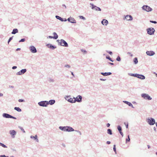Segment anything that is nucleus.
Returning <instances> with one entry per match:
<instances>
[{"label":"nucleus","instance_id":"30","mask_svg":"<svg viewBox=\"0 0 157 157\" xmlns=\"http://www.w3.org/2000/svg\"><path fill=\"white\" fill-rule=\"evenodd\" d=\"M133 62L135 64H136L138 63V59L137 57L133 59Z\"/></svg>","mask_w":157,"mask_h":157},{"label":"nucleus","instance_id":"63","mask_svg":"<svg viewBox=\"0 0 157 157\" xmlns=\"http://www.w3.org/2000/svg\"><path fill=\"white\" fill-rule=\"evenodd\" d=\"M71 74L73 76V77H75V75L73 72H71Z\"/></svg>","mask_w":157,"mask_h":157},{"label":"nucleus","instance_id":"58","mask_svg":"<svg viewBox=\"0 0 157 157\" xmlns=\"http://www.w3.org/2000/svg\"><path fill=\"white\" fill-rule=\"evenodd\" d=\"M9 87L10 88H14V86H12L9 85Z\"/></svg>","mask_w":157,"mask_h":157},{"label":"nucleus","instance_id":"38","mask_svg":"<svg viewBox=\"0 0 157 157\" xmlns=\"http://www.w3.org/2000/svg\"><path fill=\"white\" fill-rule=\"evenodd\" d=\"M0 145H1V146L3 147L7 148V147L3 143H0Z\"/></svg>","mask_w":157,"mask_h":157},{"label":"nucleus","instance_id":"9","mask_svg":"<svg viewBox=\"0 0 157 157\" xmlns=\"http://www.w3.org/2000/svg\"><path fill=\"white\" fill-rule=\"evenodd\" d=\"M141 97L146 100H150L152 99V98L148 94H142L141 95Z\"/></svg>","mask_w":157,"mask_h":157},{"label":"nucleus","instance_id":"45","mask_svg":"<svg viewBox=\"0 0 157 157\" xmlns=\"http://www.w3.org/2000/svg\"><path fill=\"white\" fill-rule=\"evenodd\" d=\"M75 131L78 132L79 134V135H82L81 132L79 130H75Z\"/></svg>","mask_w":157,"mask_h":157},{"label":"nucleus","instance_id":"28","mask_svg":"<svg viewBox=\"0 0 157 157\" xmlns=\"http://www.w3.org/2000/svg\"><path fill=\"white\" fill-rule=\"evenodd\" d=\"M107 133L108 134L112 135V130L110 129H108L107 130Z\"/></svg>","mask_w":157,"mask_h":157},{"label":"nucleus","instance_id":"16","mask_svg":"<svg viewBox=\"0 0 157 157\" xmlns=\"http://www.w3.org/2000/svg\"><path fill=\"white\" fill-rule=\"evenodd\" d=\"M56 17L57 19L60 20L61 21H67V19L63 18L58 16H56Z\"/></svg>","mask_w":157,"mask_h":157},{"label":"nucleus","instance_id":"49","mask_svg":"<svg viewBox=\"0 0 157 157\" xmlns=\"http://www.w3.org/2000/svg\"><path fill=\"white\" fill-rule=\"evenodd\" d=\"M81 51L82 52H84V53H87V51L86 50H84V49H81Z\"/></svg>","mask_w":157,"mask_h":157},{"label":"nucleus","instance_id":"59","mask_svg":"<svg viewBox=\"0 0 157 157\" xmlns=\"http://www.w3.org/2000/svg\"><path fill=\"white\" fill-rule=\"evenodd\" d=\"M108 63L109 64L111 65H114V63H113L109 62Z\"/></svg>","mask_w":157,"mask_h":157},{"label":"nucleus","instance_id":"14","mask_svg":"<svg viewBox=\"0 0 157 157\" xmlns=\"http://www.w3.org/2000/svg\"><path fill=\"white\" fill-rule=\"evenodd\" d=\"M124 16V20L126 19L127 21H132L133 19L132 17L130 15H127L126 16Z\"/></svg>","mask_w":157,"mask_h":157},{"label":"nucleus","instance_id":"26","mask_svg":"<svg viewBox=\"0 0 157 157\" xmlns=\"http://www.w3.org/2000/svg\"><path fill=\"white\" fill-rule=\"evenodd\" d=\"M18 30L17 29H13L11 33L13 34H15L18 33Z\"/></svg>","mask_w":157,"mask_h":157},{"label":"nucleus","instance_id":"50","mask_svg":"<svg viewBox=\"0 0 157 157\" xmlns=\"http://www.w3.org/2000/svg\"><path fill=\"white\" fill-rule=\"evenodd\" d=\"M124 124L126 126V128H128V123L126 124V123H125V122L124 123Z\"/></svg>","mask_w":157,"mask_h":157},{"label":"nucleus","instance_id":"53","mask_svg":"<svg viewBox=\"0 0 157 157\" xmlns=\"http://www.w3.org/2000/svg\"><path fill=\"white\" fill-rule=\"evenodd\" d=\"M120 133V134L123 137V133L121 131L119 132Z\"/></svg>","mask_w":157,"mask_h":157},{"label":"nucleus","instance_id":"64","mask_svg":"<svg viewBox=\"0 0 157 157\" xmlns=\"http://www.w3.org/2000/svg\"><path fill=\"white\" fill-rule=\"evenodd\" d=\"M3 96V94L2 93H0V97H2Z\"/></svg>","mask_w":157,"mask_h":157},{"label":"nucleus","instance_id":"39","mask_svg":"<svg viewBox=\"0 0 157 157\" xmlns=\"http://www.w3.org/2000/svg\"><path fill=\"white\" fill-rule=\"evenodd\" d=\"M13 36H12L10 37L8 41V44H9V42L13 39Z\"/></svg>","mask_w":157,"mask_h":157},{"label":"nucleus","instance_id":"62","mask_svg":"<svg viewBox=\"0 0 157 157\" xmlns=\"http://www.w3.org/2000/svg\"><path fill=\"white\" fill-rule=\"evenodd\" d=\"M21 50V48H17L16 50L17 51H19V50Z\"/></svg>","mask_w":157,"mask_h":157},{"label":"nucleus","instance_id":"21","mask_svg":"<svg viewBox=\"0 0 157 157\" xmlns=\"http://www.w3.org/2000/svg\"><path fill=\"white\" fill-rule=\"evenodd\" d=\"M67 126H60L59 127V128L62 131L67 132Z\"/></svg>","mask_w":157,"mask_h":157},{"label":"nucleus","instance_id":"1","mask_svg":"<svg viewBox=\"0 0 157 157\" xmlns=\"http://www.w3.org/2000/svg\"><path fill=\"white\" fill-rule=\"evenodd\" d=\"M78 97L79 98V99H78L77 98H71V96H66L65 97V98L68 102L71 103H74L77 101L78 102H80L82 101V97L81 96L79 95H78Z\"/></svg>","mask_w":157,"mask_h":157},{"label":"nucleus","instance_id":"46","mask_svg":"<svg viewBox=\"0 0 157 157\" xmlns=\"http://www.w3.org/2000/svg\"><path fill=\"white\" fill-rule=\"evenodd\" d=\"M106 51L107 52L109 53L110 55H112L113 54V53L111 51H108L107 50H106Z\"/></svg>","mask_w":157,"mask_h":157},{"label":"nucleus","instance_id":"34","mask_svg":"<svg viewBox=\"0 0 157 157\" xmlns=\"http://www.w3.org/2000/svg\"><path fill=\"white\" fill-rule=\"evenodd\" d=\"M117 128L119 132L122 131V128L120 125H118L117 126Z\"/></svg>","mask_w":157,"mask_h":157},{"label":"nucleus","instance_id":"17","mask_svg":"<svg viewBox=\"0 0 157 157\" xmlns=\"http://www.w3.org/2000/svg\"><path fill=\"white\" fill-rule=\"evenodd\" d=\"M136 77L141 79L144 80L145 78V76L142 75L137 74Z\"/></svg>","mask_w":157,"mask_h":157},{"label":"nucleus","instance_id":"15","mask_svg":"<svg viewBox=\"0 0 157 157\" xmlns=\"http://www.w3.org/2000/svg\"><path fill=\"white\" fill-rule=\"evenodd\" d=\"M46 46L48 48L52 50H54L56 48V46L50 44H46Z\"/></svg>","mask_w":157,"mask_h":157},{"label":"nucleus","instance_id":"2","mask_svg":"<svg viewBox=\"0 0 157 157\" xmlns=\"http://www.w3.org/2000/svg\"><path fill=\"white\" fill-rule=\"evenodd\" d=\"M57 41L58 42V44L61 46L65 47H68V46L67 43L63 39H61L60 42H59V40H57Z\"/></svg>","mask_w":157,"mask_h":157},{"label":"nucleus","instance_id":"6","mask_svg":"<svg viewBox=\"0 0 157 157\" xmlns=\"http://www.w3.org/2000/svg\"><path fill=\"white\" fill-rule=\"evenodd\" d=\"M90 5H91L90 7H91L92 9L96 11H101V9L100 7L94 5L93 4L90 3Z\"/></svg>","mask_w":157,"mask_h":157},{"label":"nucleus","instance_id":"55","mask_svg":"<svg viewBox=\"0 0 157 157\" xmlns=\"http://www.w3.org/2000/svg\"><path fill=\"white\" fill-rule=\"evenodd\" d=\"M100 80L101 81H105L106 80V79L100 78Z\"/></svg>","mask_w":157,"mask_h":157},{"label":"nucleus","instance_id":"54","mask_svg":"<svg viewBox=\"0 0 157 157\" xmlns=\"http://www.w3.org/2000/svg\"><path fill=\"white\" fill-rule=\"evenodd\" d=\"M48 38H50V39H52V38L54 39L53 36H48Z\"/></svg>","mask_w":157,"mask_h":157},{"label":"nucleus","instance_id":"37","mask_svg":"<svg viewBox=\"0 0 157 157\" xmlns=\"http://www.w3.org/2000/svg\"><path fill=\"white\" fill-rule=\"evenodd\" d=\"M19 128L23 132H24V133L25 132V130H24V129H23V128L21 126H19Z\"/></svg>","mask_w":157,"mask_h":157},{"label":"nucleus","instance_id":"35","mask_svg":"<svg viewBox=\"0 0 157 157\" xmlns=\"http://www.w3.org/2000/svg\"><path fill=\"white\" fill-rule=\"evenodd\" d=\"M128 138L126 139V143H127L128 142H129L130 140V138L129 135H128Z\"/></svg>","mask_w":157,"mask_h":157},{"label":"nucleus","instance_id":"8","mask_svg":"<svg viewBox=\"0 0 157 157\" xmlns=\"http://www.w3.org/2000/svg\"><path fill=\"white\" fill-rule=\"evenodd\" d=\"M2 117H3L7 118H12L14 119H16L17 118L16 117H13L7 113H4L2 114Z\"/></svg>","mask_w":157,"mask_h":157},{"label":"nucleus","instance_id":"44","mask_svg":"<svg viewBox=\"0 0 157 157\" xmlns=\"http://www.w3.org/2000/svg\"><path fill=\"white\" fill-rule=\"evenodd\" d=\"M150 22L151 23H154V24H157V22L155 21H152V20H150Z\"/></svg>","mask_w":157,"mask_h":157},{"label":"nucleus","instance_id":"41","mask_svg":"<svg viewBox=\"0 0 157 157\" xmlns=\"http://www.w3.org/2000/svg\"><path fill=\"white\" fill-rule=\"evenodd\" d=\"M25 38L21 39L19 41V42H23L25 41Z\"/></svg>","mask_w":157,"mask_h":157},{"label":"nucleus","instance_id":"61","mask_svg":"<svg viewBox=\"0 0 157 157\" xmlns=\"http://www.w3.org/2000/svg\"><path fill=\"white\" fill-rule=\"evenodd\" d=\"M62 6H63L64 7L65 9H66L67 8V7L65 4H63Z\"/></svg>","mask_w":157,"mask_h":157},{"label":"nucleus","instance_id":"31","mask_svg":"<svg viewBox=\"0 0 157 157\" xmlns=\"http://www.w3.org/2000/svg\"><path fill=\"white\" fill-rule=\"evenodd\" d=\"M137 74H132V73H128V75L130 76H133L136 77Z\"/></svg>","mask_w":157,"mask_h":157},{"label":"nucleus","instance_id":"32","mask_svg":"<svg viewBox=\"0 0 157 157\" xmlns=\"http://www.w3.org/2000/svg\"><path fill=\"white\" fill-rule=\"evenodd\" d=\"M106 59H108L110 61H111L112 62H113V60L109 56H106Z\"/></svg>","mask_w":157,"mask_h":157},{"label":"nucleus","instance_id":"18","mask_svg":"<svg viewBox=\"0 0 157 157\" xmlns=\"http://www.w3.org/2000/svg\"><path fill=\"white\" fill-rule=\"evenodd\" d=\"M147 55L149 56H152L155 55V52L152 51H147L146 52Z\"/></svg>","mask_w":157,"mask_h":157},{"label":"nucleus","instance_id":"7","mask_svg":"<svg viewBox=\"0 0 157 157\" xmlns=\"http://www.w3.org/2000/svg\"><path fill=\"white\" fill-rule=\"evenodd\" d=\"M142 8L143 10L147 12L151 11L152 10V8L147 5H144Z\"/></svg>","mask_w":157,"mask_h":157},{"label":"nucleus","instance_id":"19","mask_svg":"<svg viewBox=\"0 0 157 157\" xmlns=\"http://www.w3.org/2000/svg\"><path fill=\"white\" fill-rule=\"evenodd\" d=\"M101 23L104 25H107L108 23V21L106 19H104L101 21Z\"/></svg>","mask_w":157,"mask_h":157},{"label":"nucleus","instance_id":"23","mask_svg":"<svg viewBox=\"0 0 157 157\" xmlns=\"http://www.w3.org/2000/svg\"><path fill=\"white\" fill-rule=\"evenodd\" d=\"M101 74L104 76H106L108 75H109L112 74V73L110 72H101Z\"/></svg>","mask_w":157,"mask_h":157},{"label":"nucleus","instance_id":"33","mask_svg":"<svg viewBox=\"0 0 157 157\" xmlns=\"http://www.w3.org/2000/svg\"><path fill=\"white\" fill-rule=\"evenodd\" d=\"M48 80L50 82H53L54 81V80L51 78H48Z\"/></svg>","mask_w":157,"mask_h":157},{"label":"nucleus","instance_id":"12","mask_svg":"<svg viewBox=\"0 0 157 157\" xmlns=\"http://www.w3.org/2000/svg\"><path fill=\"white\" fill-rule=\"evenodd\" d=\"M9 133L11 135L12 138L15 137V135L16 134V132L14 130H11L10 131Z\"/></svg>","mask_w":157,"mask_h":157},{"label":"nucleus","instance_id":"27","mask_svg":"<svg viewBox=\"0 0 157 157\" xmlns=\"http://www.w3.org/2000/svg\"><path fill=\"white\" fill-rule=\"evenodd\" d=\"M53 34L54 35V36H53L54 39H57L58 38V35L56 32H54Z\"/></svg>","mask_w":157,"mask_h":157},{"label":"nucleus","instance_id":"60","mask_svg":"<svg viewBox=\"0 0 157 157\" xmlns=\"http://www.w3.org/2000/svg\"><path fill=\"white\" fill-rule=\"evenodd\" d=\"M153 129H154V130L155 132H156V128L155 127H154Z\"/></svg>","mask_w":157,"mask_h":157},{"label":"nucleus","instance_id":"56","mask_svg":"<svg viewBox=\"0 0 157 157\" xmlns=\"http://www.w3.org/2000/svg\"><path fill=\"white\" fill-rule=\"evenodd\" d=\"M106 143L108 144H109L111 143V142L109 141H107Z\"/></svg>","mask_w":157,"mask_h":157},{"label":"nucleus","instance_id":"42","mask_svg":"<svg viewBox=\"0 0 157 157\" xmlns=\"http://www.w3.org/2000/svg\"><path fill=\"white\" fill-rule=\"evenodd\" d=\"M18 101L20 102H25V100L23 99H19L18 100Z\"/></svg>","mask_w":157,"mask_h":157},{"label":"nucleus","instance_id":"13","mask_svg":"<svg viewBox=\"0 0 157 157\" xmlns=\"http://www.w3.org/2000/svg\"><path fill=\"white\" fill-rule=\"evenodd\" d=\"M67 21H68L69 22L72 23H76V21L75 19L71 17L68 18L67 19Z\"/></svg>","mask_w":157,"mask_h":157},{"label":"nucleus","instance_id":"36","mask_svg":"<svg viewBox=\"0 0 157 157\" xmlns=\"http://www.w3.org/2000/svg\"><path fill=\"white\" fill-rule=\"evenodd\" d=\"M116 60L118 61H121V58L119 56H118L116 58Z\"/></svg>","mask_w":157,"mask_h":157},{"label":"nucleus","instance_id":"48","mask_svg":"<svg viewBox=\"0 0 157 157\" xmlns=\"http://www.w3.org/2000/svg\"><path fill=\"white\" fill-rule=\"evenodd\" d=\"M64 67H67L68 68H70L71 67L68 64H67V65H65Z\"/></svg>","mask_w":157,"mask_h":157},{"label":"nucleus","instance_id":"29","mask_svg":"<svg viewBox=\"0 0 157 157\" xmlns=\"http://www.w3.org/2000/svg\"><path fill=\"white\" fill-rule=\"evenodd\" d=\"M14 109L15 110L19 112H20L21 111V109L19 107H15L14 108Z\"/></svg>","mask_w":157,"mask_h":157},{"label":"nucleus","instance_id":"3","mask_svg":"<svg viewBox=\"0 0 157 157\" xmlns=\"http://www.w3.org/2000/svg\"><path fill=\"white\" fill-rule=\"evenodd\" d=\"M146 122L150 125H154L156 124L155 120V119L152 117L148 118L146 119Z\"/></svg>","mask_w":157,"mask_h":157},{"label":"nucleus","instance_id":"57","mask_svg":"<svg viewBox=\"0 0 157 157\" xmlns=\"http://www.w3.org/2000/svg\"><path fill=\"white\" fill-rule=\"evenodd\" d=\"M110 126V124H109V123L107 124L106 126H107V127H109Z\"/></svg>","mask_w":157,"mask_h":157},{"label":"nucleus","instance_id":"51","mask_svg":"<svg viewBox=\"0 0 157 157\" xmlns=\"http://www.w3.org/2000/svg\"><path fill=\"white\" fill-rule=\"evenodd\" d=\"M127 54H129V55H130V56L131 57H132L133 56V55L130 52H127Z\"/></svg>","mask_w":157,"mask_h":157},{"label":"nucleus","instance_id":"4","mask_svg":"<svg viewBox=\"0 0 157 157\" xmlns=\"http://www.w3.org/2000/svg\"><path fill=\"white\" fill-rule=\"evenodd\" d=\"M147 33L149 35H153L155 32V29L152 27L148 28L146 29Z\"/></svg>","mask_w":157,"mask_h":157},{"label":"nucleus","instance_id":"11","mask_svg":"<svg viewBox=\"0 0 157 157\" xmlns=\"http://www.w3.org/2000/svg\"><path fill=\"white\" fill-rule=\"evenodd\" d=\"M30 51L33 53H35L37 52V50L36 48L33 46H31L29 47Z\"/></svg>","mask_w":157,"mask_h":157},{"label":"nucleus","instance_id":"20","mask_svg":"<svg viewBox=\"0 0 157 157\" xmlns=\"http://www.w3.org/2000/svg\"><path fill=\"white\" fill-rule=\"evenodd\" d=\"M66 130L67 132H71L75 131V130H74L72 127L70 126H67Z\"/></svg>","mask_w":157,"mask_h":157},{"label":"nucleus","instance_id":"10","mask_svg":"<svg viewBox=\"0 0 157 157\" xmlns=\"http://www.w3.org/2000/svg\"><path fill=\"white\" fill-rule=\"evenodd\" d=\"M27 71V69H22L20 70L19 72L16 73L17 75H22L25 74Z\"/></svg>","mask_w":157,"mask_h":157},{"label":"nucleus","instance_id":"52","mask_svg":"<svg viewBox=\"0 0 157 157\" xmlns=\"http://www.w3.org/2000/svg\"><path fill=\"white\" fill-rule=\"evenodd\" d=\"M17 68V67L16 66H13L12 67V69L13 70L15 69H16Z\"/></svg>","mask_w":157,"mask_h":157},{"label":"nucleus","instance_id":"43","mask_svg":"<svg viewBox=\"0 0 157 157\" xmlns=\"http://www.w3.org/2000/svg\"><path fill=\"white\" fill-rule=\"evenodd\" d=\"M79 18L80 19H83V20H86L85 18L83 16H79Z\"/></svg>","mask_w":157,"mask_h":157},{"label":"nucleus","instance_id":"22","mask_svg":"<svg viewBox=\"0 0 157 157\" xmlns=\"http://www.w3.org/2000/svg\"><path fill=\"white\" fill-rule=\"evenodd\" d=\"M123 102L125 103L126 104L128 105L129 106H130L132 108H134L133 105L131 102L126 101H123Z\"/></svg>","mask_w":157,"mask_h":157},{"label":"nucleus","instance_id":"5","mask_svg":"<svg viewBox=\"0 0 157 157\" xmlns=\"http://www.w3.org/2000/svg\"><path fill=\"white\" fill-rule=\"evenodd\" d=\"M38 105L42 107H47L48 106V101H40L38 103Z\"/></svg>","mask_w":157,"mask_h":157},{"label":"nucleus","instance_id":"47","mask_svg":"<svg viewBox=\"0 0 157 157\" xmlns=\"http://www.w3.org/2000/svg\"><path fill=\"white\" fill-rule=\"evenodd\" d=\"M0 157H9L8 156H6L5 155H0Z\"/></svg>","mask_w":157,"mask_h":157},{"label":"nucleus","instance_id":"24","mask_svg":"<svg viewBox=\"0 0 157 157\" xmlns=\"http://www.w3.org/2000/svg\"><path fill=\"white\" fill-rule=\"evenodd\" d=\"M55 102V100L52 99L48 101V105L49 104L50 105H52L54 104Z\"/></svg>","mask_w":157,"mask_h":157},{"label":"nucleus","instance_id":"25","mask_svg":"<svg viewBox=\"0 0 157 157\" xmlns=\"http://www.w3.org/2000/svg\"><path fill=\"white\" fill-rule=\"evenodd\" d=\"M30 138L31 139H34V140H36L37 142H39V140L37 139V135H35V136H30Z\"/></svg>","mask_w":157,"mask_h":157},{"label":"nucleus","instance_id":"40","mask_svg":"<svg viewBox=\"0 0 157 157\" xmlns=\"http://www.w3.org/2000/svg\"><path fill=\"white\" fill-rule=\"evenodd\" d=\"M113 150L115 152V153L116 154L117 152L116 148V145L115 144L113 145Z\"/></svg>","mask_w":157,"mask_h":157}]
</instances>
